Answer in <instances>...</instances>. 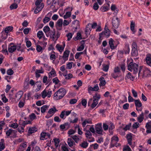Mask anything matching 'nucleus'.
<instances>
[{"instance_id": "obj_1", "label": "nucleus", "mask_w": 151, "mask_h": 151, "mask_svg": "<svg viewBox=\"0 0 151 151\" xmlns=\"http://www.w3.org/2000/svg\"><path fill=\"white\" fill-rule=\"evenodd\" d=\"M138 75L139 78L140 76H142V78L149 77L151 76V72L147 68L142 69V66H140Z\"/></svg>"}, {"instance_id": "obj_2", "label": "nucleus", "mask_w": 151, "mask_h": 151, "mask_svg": "<svg viewBox=\"0 0 151 151\" xmlns=\"http://www.w3.org/2000/svg\"><path fill=\"white\" fill-rule=\"evenodd\" d=\"M128 67V70L130 71H133L134 74L138 73L139 67L138 64L132 62L129 64Z\"/></svg>"}, {"instance_id": "obj_3", "label": "nucleus", "mask_w": 151, "mask_h": 151, "mask_svg": "<svg viewBox=\"0 0 151 151\" xmlns=\"http://www.w3.org/2000/svg\"><path fill=\"white\" fill-rule=\"evenodd\" d=\"M58 111L56 108L54 106L53 108L50 109L48 112L47 114L45 116L46 118L48 119L52 117L54 114Z\"/></svg>"}, {"instance_id": "obj_4", "label": "nucleus", "mask_w": 151, "mask_h": 151, "mask_svg": "<svg viewBox=\"0 0 151 151\" xmlns=\"http://www.w3.org/2000/svg\"><path fill=\"white\" fill-rule=\"evenodd\" d=\"M96 132L98 134L102 135L103 130L101 123L98 124L95 126Z\"/></svg>"}, {"instance_id": "obj_5", "label": "nucleus", "mask_w": 151, "mask_h": 151, "mask_svg": "<svg viewBox=\"0 0 151 151\" xmlns=\"http://www.w3.org/2000/svg\"><path fill=\"white\" fill-rule=\"evenodd\" d=\"M112 23L113 27L114 28H118L119 25V21L118 18L117 17L115 18H113L112 21Z\"/></svg>"}, {"instance_id": "obj_6", "label": "nucleus", "mask_w": 151, "mask_h": 151, "mask_svg": "<svg viewBox=\"0 0 151 151\" xmlns=\"http://www.w3.org/2000/svg\"><path fill=\"white\" fill-rule=\"evenodd\" d=\"M63 24V20L62 19H59L56 22L55 26L58 30H61L62 29Z\"/></svg>"}, {"instance_id": "obj_7", "label": "nucleus", "mask_w": 151, "mask_h": 151, "mask_svg": "<svg viewBox=\"0 0 151 151\" xmlns=\"http://www.w3.org/2000/svg\"><path fill=\"white\" fill-rule=\"evenodd\" d=\"M118 137H113L111 138V147H113L114 146L116 147L117 142L118 141Z\"/></svg>"}, {"instance_id": "obj_8", "label": "nucleus", "mask_w": 151, "mask_h": 151, "mask_svg": "<svg viewBox=\"0 0 151 151\" xmlns=\"http://www.w3.org/2000/svg\"><path fill=\"white\" fill-rule=\"evenodd\" d=\"M44 4L43 3H41L40 5H36V8L34 11L35 14H37L43 8Z\"/></svg>"}, {"instance_id": "obj_9", "label": "nucleus", "mask_w": 151, "mask_h": 151, "mask_svg": "<svg viewBox=\"0 0 151 151\" xmlns=\"http://www.w3.org/2000/svg\"><path fill=\"white\" fill-rule=\"evenodd\" d=\"M60 127L61 131L66 130L69 128L70 125L68 122L65 123L60 125Z\"/></svg>"}, {"instance_id": "obj_10", "label": "nucleus", "mask_w": 151, "mask_h": 151, "mask_svg": "<svg viewBox=\"0 0 151 151\" xmlns=\"http://www.w3.org/2000/svg\"><path fill=\"white\" fill-rule=\"evenodd\" d=\"M13 43H11L8 47V51L9 52L12 53L14 52L17 49L16 46L14 45Z\"/></svg>"}, {"instance_id": "obj_11", "label": "nucleus", "mask_w": 151, "mask_h": 151, "mask_svg": "<svg viewBox=\"0 0 151 151\" xmlns=\"http://www.w3.org/2000/svg\"><path fill=\"white\" fill-rule=\"evenodd\" d=\"M52 94V91H49L47 93V92L44 90L42 92V97L44 99L47 96L49 98L51 96Z\"/></svg>"}, {"instance_id": "obj_12", "label": "nucleus", "mask_w": 151, "mask_h": 151, "mask_svg": "<svg viewBox=\"0 0 151 151\" xmlns=\"http://www.w3.org/2000/svg\"><path fill=\"white\" fill-rule=\"evenodd\" d=\"M23 94V92L22 91H19L16 94L15 96V99H16L17 101H19L21 98Z\"/></svg>"}, {"instance_id": "obj_13", "label": "nucleus", "mask_w": 151, "mask_h": 151, "mask_svg": "<svg viewBox=\"0 0 151 151\" xmlns=\"http://www.w3.org/2000/svg\"><path fill=\"white\" fill-rule=\"evenodd\" d=\"M114 40L112 38H111L109 40V42L110 47V48L112 50L115 49V48H116L117 47V45H116L115 46H114Z\"/></svg>"}, {"instance_id": "obj_14", "label": "nucleus", "mask_w": 151, "mask_h": 151, "mask_svg": "<svg viewBox=\"0 0 151 151\" xmlns=\"http://www.w3.org/2000/svg\"><path fill=\"white\" fill-rule=\"evenodd\" d=\"M63 47H62L60 46V45L58 44H57L56 46V48L60 52H62L63 50L64 47L65 46V43L64 42H63Z\"/></svg>"}, {"instance_id": "obj_15", "label": "nucleus", "mask_w": 151, "mask_h": 151, "mask_svg": "<svg viewBox=\"0 0 151 151\" xmlns=\"http://www.w3.org/2000/svg\"><path fill=\"white\" fill-rule=\"evenodd\" d=\"M127 139L128 144L131 145H132V134L130 133L127 135Z\"/></svg>"}, {"instance_id": "obj_16", "label": "nucleus", "mask_w": 151, "mask_h": 151, "mask_svg": "<svg viewBox=\"0 0 151 151\" xmlns=\"http://www.w3.org/2000/svg\"><path fill=\"white\" fill-rule=\"evenodd\" d=\"M67 143L69 146L70 147L76 145L75 142L71 138H69L68 139Z\"/></svg>"}, {"instance_id": "obj_17", "label": "nucleus", "mask_w": 151, "mask_h": 151, "mask_svg": "<svg viewBox=\"0 0 151 151\" xmlns=\"http://www.w3.org/2000/svg\"><path fill=\"white\" fill-rule=\"evenodd\" d=\"M99 80L100 81L99 84L100 87L101 86H104L106 83V82L105 80L104 79V78L103 77H101L99 79Z\"/></svg>"}, {"instance_id": "obj_18", "label": "nucleus", "mask_w": 151, "mask_h": 151, "mask_svg": "<svg viewBox=\"0 0 151 151\" xmlns=\"http://www.w3.org/2000/svg\"><path fill=\"white\" fill-rule=\"evenodd\" d=\"M104 29V35L107 37H108L110 35V30L106 26H105Z\"/></svg>"}, {"instance_id": "obj_19", "label": "nucleus", "mask_w": 151, "mask_h": 151, "mask_svg": "<svg viewBox=\"0 0 151 151\" xmlns=\"http://www.w3.org/2000/svg\"><path fill=\"white\" fill-rule=\"evenodd\" d=\"M63 93H65V91L64 88H61L55 93L54 95L56 96L57 95V94H63Z\"/></svg>"}, {"instance_id": "obj_20", "label": "nucleus", "mask_w": 151, "mask_h": 151, "mask_svg": "<svg viewBox=\"0 0 151 151\" xmlns=\"http://www.w3.org/2000/svg\"><path fill=\"white\" fill-rule=\"evenodd\" d=\"M65 95V93L63 94H57V95L55 96L54 95V99L56 100H58L62 99Z\"/></svg>"}, {"instance_id": "obj_21", "label": "nucleus", "mask_w": 151, "mask_h": 151, "mask_svg": "<svg viewBox=\"0 0 151 151\" xmlns=\"http://www.w3.org/2000/svg\"><path fill=\"white\" fill-rule=\"evenodd\" d=\"M35 84L37 85V88L35 91L36 92H37L40 90L41 87V83L40 81H38L35 83Z\"/></svg>"}, {"instance_id": "obj_22", "label": "nucleus", "mask_w": 151, "mask_h": 151, "mask_svg": "<svg viewBox=\"0 0 151 151\" xmlns=\"http://www.w3.org/2000/svg\"><path fill=\"white\" fill-rule=\"evenodd\" d=\"M138 54L137 49H132L131 55L133 56L136 57Z\"/></svg>"}, {"instance_id": "obj_23", "label": "nucleus", "mask_w": 151, "mask_h": 151, "mask_svg": "<svg viewBox=\"0 0 151 151\" xmlns=\"http://www.w3.org/2000/svg\"><path fill=\"white\" fill-rule=\"evenodd\" d=\"M50 30V29L48 26H45L43 29V31L45 33L46 36L48 37H49V34H47V33L49 32Z\"/></svg>"}, {"instance_id": "obj_24", "label": "nucleus", "mask_w": 151, "mask_h": 151, "mask_svg": "<svg viewBox=\"0 0 151 151\" xmlns=\"http://www.w3.org/2000/svg\"><path fill=\"white\" fill-rule=\"evenodd\" d=\"M135 105L136 107H140L142 106V103L140 102L139 100H134Z\"/></svg>"}, {"instance_id": "obj_25", "label": "nucleus", "mask_w": 151, "mask_h": 151, "mask_svg": "<svg viewBox=\"0 0 151 151\" xmlns=\"http://www.w3.org/2000/svg\"><path fill=\"white\" fill-rule=\"evenodd\" d=\"M144 119V113L142 112L137 118L138 121L139 122L141 123L143 121Z\"/></svg>"}, {"instance_id": "obj_26", "label": "nucleus", "mask_w": 151, "mask_h": 151, "mask_svg": "<svg viewBox=\"0 0 151 151\" xmlns=\"http://www.w3.org/2000/svg\"><path fill=\"white\" fill-rule=\"evenodd\" d=\"M5 148V145L3 139H2L1 140V142H0V151L2 150Z\"/></svg>"}, {"instance_id": "obj_27", "label": "nucleus", "mask_w": 151, "mask_h": 151, "mask_svg": "<svg viewBox=\"0 0 151 151\" xmlns=\"http://www.w3.org/2000/svg\"><path fill=\"white\" fill-rule=\"evenodd\" d=\"M37 130V128L35 127L30 128L29 129L28 132L30 134H32L36 132Z\"/></svg>"}, {"instance_id": "obj_28", "label": "nucleus", "mask_w": 151, "mask_h": 151, "mask_svg": "<svg viewBox=\"0 0 151 151\" xmlns=\"http://www.w3.org/2000/svg\"><path fill=\"white\" fill-rule=\"evenodd\" d=\"M98 100L96 99H93V102L91 105V107L92 108H94L96 106L98 103Z\"/></svg>"}, {"instance_id": "obj_29", "label": "nucleus", "mask_w": 151, "mask_h": 151, "mask_svg": "<svg viewBox=\"0 0 151 151\" xmlns=\"http://www.w3.org/2000/svg\"><path fill=\"white\" fill-rule=\"evenodd\" d=\"M86 123L92 124V122L91 120L90 119H88V120L85 119L82 123V126L83 127H85Z\"/></svg>"}, {"instance_id": "obj_30", "label": "nucleus", "mask_w": 151, "mask_h": 151, "mask_svg": "<svg viewBox=\"0 0 151 151\" xmlns=\"http://www.w3.org/2000/svg\"><path fill=\"white\" fill-rule=\"evenodd\" d=\"M13 27L11 26H9L6 27L4 30L5 33H8L13 30Z\"/></svg>"}, {"instance_id": "obj_31", "label": "nucleus", "mask_w": 151, "mask_h": 151, "mask_svg": "<svg viewBox=\"0 0 151 151\" xmlns=\"http://www.w3.org/2000/svg\"><path fill=\"white\" fill-rule=\"evenodd\" d=\"M55 30L52 31H51L50 32V37L51 38H52L53 40L55 39L54 36L55 35Z\"/></svg>"}, {"instance_id": "obj_32", "label": "nucleus", "mask_w": 151, "mask_h": 151, "mask_svg": "<svg viewBox=\"0 0 151 151\" xmlns=\"http://www.w3.org/2000/svg\"><path fill=\"white\" fill-rule=\"evenodd\" d=\"M88 145V143L87 142L83 141L81 144H80V146L83 148H86Z\"/></svg>"}, {"instance_id": "obj_33", "label": "nucleus", "mask_w": 151, "mask_h": 151, "mask_svg": "<svg viewBox=\"0 0 151 151\" xmlns=\"http://www.w3.org/2000/svg\"><path fill=\"white\" fill-rule=\"evenodd\" d=\"M49 106L46 105H44L42 106L41 108V112L42 113H44L45 112L47 108H48Z\"/></svg>"}, {"instance_id": "obj_34", "label": "nucleus", "mask_w": 151, "mask_h": 151, "mask_svg": "<svg viewBox=\"0 0 151 151\" xmlns=\"http://www.w3.org/2000/svg\"><path fill=\"white\" fill-rule=\"evenodd\" d=\"M17 4L14 3L10 6V8L11 10H12L17 9Z\"/></svg>"}, {"instance_id": "obj_35", "label": "nucleus", "mask_w": 151, "mask_h": 151, "mask_svg": "<svg viewBox=\"0 0 151 151\" xmlns=\"http://www.w3.org/2000/svg\"><path fill=\"white\" fill-rule=\"evenodd\" d=\"M70 53V51L69 50H66L63 53V58H66L68 57L69 54Z\"/></svg>"}, {"instance_id": "obj_36", "label": "nucleus", "mask_w": 151, "mask_h": 151, "mask_svg": "<svg viewBox=\"0 0 151 151\" xmlns=\"http://www.w3.org/2000/svg\"><path fill=\"white\" fill-rule=\"evenodd\" d=\"M50 74L51 77H52V76L53 77H54L56 76L55 71L53 68L52 69L51 71L50 72Z\"/></svg>"}, {"instance_id": "obj_37", "label": "nucleus", "mask_w": 151, "mask_h": 151, "mask_svg": "<svg viewBox=\"0 0 151 151\" xmlns=\"http://www.w3.org/2000/svg\"><path fill=\"white\" fill-rule=\"evenodd\" d=\"M128 78L129 79L132 81H133L134 79V77L131 75V74L130 72H129L127 75Z\"/></svg>"}, {"instance_id": "obj_38", "label": "nucleus", "mask_w": 151, "mask_h": 151, "mask_svg": "<svg viewBox=\"0 0 151 151\" xmlns=\"http://www.w3.org/2000/svg\"><path fill=\"white\" fill-rule=\"evenodd\" d=\"M71 15V13L70 12H67L64 15L63 18L65 19H66L70 17Z\"/></svg>"}, {"instance_id": "obj_39", "label": "nucleus", "mask_w": 151, "mask_h": 151, "mask_svg": "<svg viewBox=\"0 0 151 151\" xmlns=\"http://www.w3.org/2000/svg\"><path fill=\"white\" fill-rule=\"evenodd\" d=\"M55 145L56 147H57L60 142V140L58 139H54Z\"/></svg>"}, {"instance_id": "obj_40", "label": "nucleus", "mask_w": 151, "mask_h": 151, "mask_svg": "<svg viewBox=\"0 0 151 151\" xmlns=\"http://www.w3.org/2000/svg\"><path fill=\"white\" fill-rule=\"evenodd\" d=\"M46 134L47 133L45 132H42V133H41L40 135L41 137H40V140H43L45 136H46Z\"/></svg>"}, {"instance_id": "obj_41", "label": "nucleus", "mask_w": 151, "mask_h": 151, "mask_svg": "<svg viewBox=\"0 0 151 151\" xmlns=\"http://www.w3.org/2000/svg\"><path fill=\"white\" fill-rule=\"evenodd\" d=\"M125 48L126 49L125 51L126 54L129 53L130 51V48L128 44H127L125 46Z\"/></svg>"}, {"instance_id": "obj_42", "label": "nucleus", "mask_w": 151, "mask_h": 151, "mask_svg": "<svg viewBox=\"0 0 151 151\" xmlns=\"http://www.w3.org/2000/svg\"><path fill=\"white\" fill-rule=\"evenodd\" d=\"M131 149L129 146H125L123 148V151H131Z\"/></svg>"}, {"instance_id": "obj_43", "label": "nucleus", "mask_w": 151, "mask_h": 151, "mask_svg": "<svg viewBox=\"0 0 151 151\" xmlns=\"http://www.w3.org/2000/svg\"><path fill=\"white\" fill-rule=\"evenodd\" d=\"M100 9L102 12L107 11L108 9V6H102Z\"/></svg>"}, {"instance_id": "obj_44", "label": "nucleus", "mask_w": 151, "mask_h": 151, "mask_svg": "<svg viewBox=\"0 0 151 151\" xmlns=\"http://www.w3.org/2000/svg\"><path fill=\"white\" fill-rule=\"evenodd\" d=\"M135 25V24L134 22H133L132 21L131 22V24H130V29L131 30L133 31L134 32H134V27Z\"/></svg>"}, {"instance_id": "obj_45", "label": "nucleus", "mask_w": 151, "mask_h": 151, "mask_svg": "<svg viewBox=\"0 0 151 151\" xmlns=\"http://www.w3.org/2000/svg\"><path fill=\"white\" fill-rule=\"evenodd\" d=\"M43 33L42 31H39L37 33V35L39 39H41L42 37Z\"/></svg>"}, {"instance_id": "obj_46", "label": "nucleus", "mask_w": 151, "mask_h": 151, "mask_svg": "<svg viewBox=\"0 0 151 151\" xmlns=\"http://www.w3.org/2000/svg\"><path fill=\"white\" fill-rule=\"evenodd\" d=\"M2 97V100L3 101L4 103H6L8 101V99L6 98V96L4 94H2L1 95Z\"/></svg>"}, {"instance_id": "obj_47", "label": "nucleus", "mask_w": 151, "mask_h": 151, "mask_svg": "<svg viewBox=\"0 0 151 151\" xmlns=\"http://www.w3.org/2000/svg\"><path fill=\"white\" fill-rule=\"evenodd\" d=\"M63 75L65 77L66 79H69L73 77V75L71 73H69L68 75L63 74Z\"/></svg>"}, {"instance_id": "obj_48", "label": "nucleus", "mask_w": 151, "mask_h": 151, "mask_svg": "<svg viewBox=\"0 0 151 151\" xmlns=\"http://www.w3.org/2000/svg\"><path fill=\"white\" fill-rule=\"evenodd\" d=\"M53 82L55 83V85L57 84L60 82V81L58 79L57 77H55L52 79Z\"/></svg>"}, {"instance_id": "obj_49", "label": "nucleus", "mask_w": 151, "mask_h": 151, "mask_svg": "<svg viewBox=\"0 0 151 151\" xmlns=\"http://www.w3.org/2000/svg\"><path fill=\"white\" fill-rule=\"evenodd\" d=\"M14 73V72L11 69H8L7 71V73L9 75L11 76Z\"/></svg>"}, {"instance_id": "obj_50", "label": "nucleus", "mask_w": 151, "mask_h": 151, "mask_svg": "<svg viewBox=\"0 0 151 151\" xmlns=\"http://www.w3.org/2000/svg\"><path fill=\"white\" fill-rule=\"evenodd\" d=\"M50 19V18L45 17L43 19V22L44 23H46L49 21Z\"/></svg>"}, {"instance_id": "obj_51", "label": "nucleus", "mask_w": 151, "mask_h": 151, "mask_svg": "<svg viewBox=\"0 0 151 151\" xmlns=\"http://www.w3.org/2000/svg\"><path fill=\"white\" fill-rule=\"evenodd\" d=\"M147 63L149 65L151 63V58L150 57L147 56L146 58Z\"/></svg>"}, {"instance_id": "obj_52", "label": "nucleus", "mask_w": 151, "mask_h": 151, "mask_svg": "<svg viewBox=\"0 0 151 151\" xmlns=\"http://www.w3.org/2000/svg\"><path fill=\"white\" fill-rule=\"evenodd\" d=\"M139 124L137 122H135L132 125V127L133 129H137L139 127Z\"/></svg>"}, {"instance_id": "obj_53", "label": "nucleus", "mask_w": 151, "mask_h": 151, "mask_svg": "<svg viewBox=\"0 0 151 151\" xmlns=\"http://www.w3.org/2000/svg\"><path fill=\"white\" fill-rule=\"evenodd\" d=\"M87 101L86 99H82L81 101V103L82 105L84 106L85 107H86V106L87 104Z\"/></svg>"}, {"instance_id": "obj_54", "label": "nucleus", "mask_w": 151, "mask_h": 151, "mask_svg": "<svg viewBox=\"0 0 151 151\" xmlns=\"http://www.w3.org/2000/svg\"><path fill=\"white\" fill-rule=\"evenodd\" d=\"M118 74L119 73H115L114 72L113 73H111V75L114 78L116 79L117 77H118Z\"/></svg>"}, {"instance_id": "obj_55", "label": "nucleus", "mask_w": 151, "mask_h": 151, "mask_svg": "<svg viewBox=\"0 0 151 151\" xmlns=\"http://www.w3.org/2000/svg\"><path fill=\"white\" fill-rule=\"evenodd\" d=\"M66 36L68 37V40L70 41L72 37V34L71 33H69L66 35Z\"/></svg>"}, {"instance_id": "obj_56", "label": "nucleus", "mask_w": 151, "mask_h": 151, "mask_svg": "<svg viewBox=\"0 0 151 151\" xmlns=\"http://www.w3.org/2000/svg\"><path fill=\"white\" fill-rule=\"evenodd\" d=\"M53 120L52 119H49L48 120L47 122V125L48 126V127H49V126L51 125L52 124V123L53 122Z\"/></svg>"}, {"instance_id": "obj_57", "label": "nucleus", "mask_w": 151, "mask_h": 151, "mask_svg": "<svg viewBox=\"0 0 151 151\" xmlns=\"http://www.w3.org/2000/svg\"><path fill=\"white\" fill-rule=\"evenodd\" d=\"M100 95L98 94V93H96L95 94V95L93 97V99H96L97 100H98L99 101V100L100 99Z\"/></svg>"}, {"instance_id": "obj_58", "label": "nucleus", "mask_w": 151, "mask_h": 151, "mask_svg": "<svg viewBox=\"0 0 151 151\" xmlns=\"http://www.w3.org/2000/svg\"><path fill=\"white\" fill-rule=\"evenodd\" d=\"M99 8V6L97 2L95 3L93 6V9L95 10H97Z\"/></svg>"}, {"instance_id": "obj_59", "label": "nucleus", "mask_w": 151, "mask_h": 151, "mask_svg": "<svg viewBox=\"0 0 151 151\" xmlns=\"http://www.w3.org/2000/svg\"><path fill=\"white\" fill-rule=\"evenodd\" d=\"M12 130L11 129H9L6 132V134L7 136L8 137L9 136L12 132Z\"/></svg>"}, {"instance_id": "obj_60", "label": "nucleus", "mask_w": 151, "mask_h": 151, "mask_svg": "<svg viewBox=\"0 0 151 151\" xmlns=\"http://www.w3.org/2000/svg\"><path fill=\"white\" fill-rule=\"evenodd\" d=\"M83 53V52L76 53V54L75 56V58L76 59L78 58L80 56L81 54H82Z\"/></svg>"}, {"instance_id": "obj_61", "label": "nucleus", "mask_w": 151, "mask_h": 151, "mask_svg": "<svg viewBox=\"0 0 151 151\" xmlns=\"http://www.w3.org/2000/svg\"><path fill=\"white\" fill-rule=\"evenodd\" d=\"M30 29H31L30 28H25L23 30V32L25 34H27Z\"/></svg>"}, {"instance_id": "obj_62", "label": "nucleus", "mask_w": 151, "mask_h": 151, "mask_svg": "<svg viewBox=\"0 0 151 151\" xmlns=\"http://www.w3.org/2000/svg\"><path fill=\"white\" fill-rule=\"evenodd\" d=\"M146 127L147 129L151 128V121L150 122H147L146 125Z\"/></svg>"}, {"instance_id": "obj_63", "label": "nucleus", "mask_w": 151, "mask_h": 151, "mask_svg": "<svg viewBox=\"0 0 151 151\" xmlns=\"http://www.w3.org/2000/svg\"><path fill=\"white\" fill-rule=\"evenodd\" d=\"M132 91L133 96H134V97H137V92L135 91L134 89H132Z\"/></svg>"}, {"instance_id": "obj_64", "label": "nucleus", "mask_w": 151, "mask_h": 151, "mask_svg": "<svg viewBox=\"0 0 151 151\" xmlns=\"http://www.w3.org/2000/svg\"><path fill=\"white\" fill-rule=\"evenodd\" d=\"M84 48V46L82 44L77 49V50L78 51H81Z\"/></svg>"}]
</instances>
